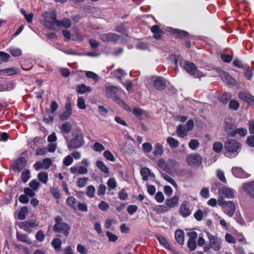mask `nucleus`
<instances>
[{
  "mask_svg": "<svg viewBox=\"0 0 254 254\" xmlns=\"http://www.w3.org/2000/svg\"><path fill=\"white\" fill-rule=\"evenodd\" d=\"M30 178V171L28 170H25L22 172L21 175V179L23 183H26Z\"/></svg>",
  "mask_w": 254,
  "mask_h": 254,
  "instance_id": "nucleus-44",
  "label": "nucleus"
},
{
  "mask_svg": "<svg viewBox=\"0 0 254 254\" xmlns=\"http://www.w3.org/2000/svg\"><path fill=\"white\" fill-rule=\"evenodd\" d=\"M188 130L185 127L181 125L178 126L177 127V133L178 135L181 137H184L187 135Z\"/></svg>",
  "mask_w": 254,
  "mask_h": 254,
  "instance_id": "nucleus-30",
  "label": "nucleus"
},
{
  "mask_svg": "<svg viewBox=\"0 0 254 254\" xmlns=\"http://www.w3.org/2000/svg\"><path fill=\"white\" fill-rule=\"evenodd\" d=\"M202 161V157L198 154H190L186 158L187 164L190 166H199Z\"/></svg>",
  "mask_w": 254,
  "mask_h": 254,
  "instance_id": "nucleus-7",
  "label": "nucleus"
},
{
  "mask_svg": "<svg viewBox=\"0 0 254 254\" xmlns=\"http://www.w3.org/2000/svg\"><path fill=\"white\" fill-rule=\"evenodd\" d=\"M73 161V160L72 157L70 155H68L64 158L63 160V164L65 166H68L72 163Z\"/></svg>",
  "mask_w": 254,
  "mask_h": 254,
  "instance_id": "nucleus-58",
  "label": "nucleus"
},
{
  "mask_svg": "<svg viewBox=\"0 0 254 254\" xmlns=\"http://www.w3.org/2000/svg\"><path fill=\"white\" fill-rule=\"evenodd\" d=\"M217 177L223 183H226L227 180L225 177L224 172L221 170H218L216 172Z\"/></svg>",
  "mask_w": 254,
  "mask_h": 254,
  "instance_id": "nucleus-57",
  "label": "nucleus"
},
{
  "mask_svg": "<svg viewBox=\"0 0 254 254\" xmlns=\"http://www.w3.org/2000/svg\"><path fill=\"white\" fill-rule=\"evenodd\" d=\"M97 167L99 169L105 174L109 173L108 168L105 165V164L101 161H97L96 163Z\"/></svg>",
  "mask_w": 254,
  "mask_h": 254,
  "instance_id": "nucleus-35",
  "label": "nucleus"
},
{
  "mask_svg": "<svg viewBox=\"0 0 254 254\" xmlns=\"http://www.w3.org/2000/svg\"><path fill=\"white\" fill-rule=\"evenodd\" d=\"M107 184L109 190H114L117 186L116 180L114 178H110L107 181Z\"/></svg>",
  "mask_w": 254,
  "mask_h": 254,
  "instance_id": "nucleus-41",
  "label": "nucleus"
},
{
  "mask_svg": "<svg viewBox=\"0 0 254 254\" xmlns=\"http://www.w3.org/2000/svg\"><path fill=\"white\" fill-rule=\"evenodd\" d=\"M91 90L92 89L90 87L87 86L83 84L78 85L76 88L77 92L80 94L90 92Z\"/></svg>",
  "mask_w": 254,
  "mask_h": 254,
  "instance_id": "nucleus-29",
  "label": "nucleus"
},
{
  "mask_svg": "<svg viewBox=\"0 0 254 254\" xmlns=\"http://www.w3.org/2000/svg\"><path fill=\"white\" fill-rule=\"evenodd\" d=\"M62 242L61 239L55 238L52 241L51 244L57 252H60L61 249Z\"/></svg>",
  "mask_w": 254,
  "mask_h": 254,
  "instance_id": "nucleus-32",
  "label": "nucleus"
},
{
  "mask_svg": "<svg viewBox=\"0 0 254 254\" xmlns=\"http://www.w3.org/2000/svg\"><path fill=\"white\" fill-rule=\"evenodd\" d=\"M14 84L12 82H8L0 85V91H8L13 89Z\"/></svg>",
  "mask_w": 254,
  "mask_h": 254,
  "instance_id": "nucleus-36",
  "label": "nucleus"
},
{
  "mask_svg": "<svg viewBox=\"0 0 254 254\" xmlns=\"http://www.w3.org/2000/svg\"><path fill=\"white\" fill-rule=\"evenodd\" d=\"M223 211L227 215L232 217L235 211V206L234 202L232 201H227L223 206Z\"/></svg>",
  "mask_w": 254,
  "mask_h": 254,
  "instance_id": "nucleus-14",
  "label": "nucleus"
},
{
  "mask_svg": "<svg viewBox=\"0 0 254 254\" xmlns=\"http://www.w3.org/2000/svg\"><path fill=\"white\" fill-rule=\"evenodd\" d=\"M38 179L40 182L46 184L48 180V175L44 172H40L38 175Z\"/></svg>",
  "mask_w": 254,
  "mask_h": 254,
  "instance_id": "nucleus-40",
  "label": "nucleus"
},
{
  "mask_svg": "<svg viewBox=\"0 0 254 254\" xmlns=\"http://www.w3.org/2000/svg\"><path fill=\"white\" fill-rule=\"evenodd\" d=\"M42 16L44 19V25L49 30H55L57 21V11L54 9L51 13L45 11L42 12Z\"/></svg>",
  "mask_w": 254,
  "mask_h": 254,
  "instance_id": "nucleus-1",
  "label": "nucleus"
},
{
  "mask_svg": "<svg viewBox=\"0 0 254 254\" xmlns=\"http://www.w3.org/2000/svg\"><path fill=\"white\" fill-rule=\"evenodd\" d=\"M181 66H183L184 69H185L189 73L193 75L196 78H199L205 76V74L199 71L196 68L195 64L189 61H181L180 63Z\"/></svg>",
  "mask_w": 254,
  "mask_h": 254,
  "instance_id": "nucleus-4",
  "label": "nucleus"
},
{
  "mask_svg": "<svg viewBox=\"0 0 254 254\" xmlns=\"http://www.w3.org/2000/svg\"><path fill=\"white\" fill-rule=\"evenodd\" d=\"M88 180V179L86 177L79 179L77 182V186L79 188L84 187L85 186Z\"/></svg>",
  "mask_w": 254,
  "mask_h": 254,
  "instance_id": "nucleus-53",
  "label": "nucleus"
},
{
  "mask_svg": "<svg viewBox=\"0 0 254 254\" xmlns=\"http://www.w3.org/2000/svg\"><path fill=\"white\" fill-rule=\"evenodd\" d=\"M17 239L21 242L30 245L32 243V241L29 238L28 235L17 231L16 234Z\"/></svg>",
  "mask_w": 254,
  "mask_h": 254,
  "instance_id": "nucleus-22",
  "label": "nucleus"
},
{
  "mask_svg": "<svg viewBox=\"0 0 254 254\" xmlns=\"http://www.w3.org/2000/svg\"><path fill=\"white\" fill-rule=\"evenodd\" d=\"M58 107V103L56 101H53L51 103L50 109L47 110V112L48 113H54L57 110Z\"/></svg>",
  "mask_w": 254,
  "mask_h": 254,
  "instance_id": "nucleus-50",
  "label": "nucleus"
},
{
  "mask_svg": "<svg viewBox=\"0 0 254 254\" xmlns=\"http://www.w3.org/2000/svg\"><path fill=\"white\" fill-rule=\"evenodd\" d=\"M247 133V130L245 128L242 127L232 131V132L229 133V135L231 136H234L237 133H238L240 135L245 136Z\"/></svg>",
  "mask_w": 254,
  "mask_h": 254,
  "instance_id": "nucleus-33",
  "label": "nucleus"
},
{
  "mask_svg": "<svg viewBox=\"0 0 254 254\" xmlns=\"http://www.w3.org/2000/svg\"><path fill=\"white\" fill-rule=\"evenodd\" d=\"M233 174L237 178H246L250 176V175L245 172L240 167H233L232 169Z\"/></svg>",
  "mask_w": 254,
  "mask_h": 254,
  "instance_id": "nucleus-16",
  "label": "nucleus"
},
{
  "mask_svg": "<svg viewBox=\"0 0 254 254\" xmlns=\"http://www.w3.org/2000/svg\"><path fill=\"white\" fill-rule=\"evenodd\" d=\"M71 124L68 122L64 123L60 127L62 132L65 134L69 133L71 131Z\"/></svg>",
  "mask_w": 254,
  "mask_h": 254,
  "instance_id": "nucleus-27",
  "label": "nucleus"
},
{
  "mask_svg": "<svg viewBox=\"0 0 254 254\" xmlns=\"http://www.w3.org/2000/svg\"><path fill=\"white\" fill-rule=\"evenodd\" d=\"M19 69L16 67H11L0 70V75L10 76L17 73Z\"/></svg>",
  "mask_w": 254,
  "mask_h": 254,
  "instance_id": "nucleus-21",
  "label": "nucleus"
},
{
  "mask_svg": "<svg viewBox=\"0 0 254 254\" xmlns=\"http://www.w3.org/2000/svg\"><path fill=\"white\" fill-rule=\"evenodd\" d=\"M152 149L151 144L149 143H144L142 144V149L145 153H148Z\"/></svg>",
  "mask_w": 254,
  "mask_h": 254,
  "instance_id": "nucleus-64",
  "label": "nucleus"
},
{
  "mask_svg": "<svg viewBox=\"0 0 254 254\" xmlns=\"http://www.w3.org/2000/svg\"><path fill=\"white\" fill-rule=\"evenodd\" d=\"M77 106L80 109H84L86 108L85 101L83 97H78L77 100Z\"/></svg>",
  "mask_w": 254,
  "mask_h": 254,
  "instance_id": "nucleus-54",
  "label": "nucleus"
},
{
  "mask_svg": "<svg viewBox=\"0 0 254 254\" xmlns=\"http://www.w3.org/2000/svg\"><path fill=\"white\" fill-rule=\"evenodd\" d=\"M104 156L108 160L114 162L115 161V157L113 154L109 150H106L104 152Z\"/></svg>",
  "mask_w": 254,
  "mask_h": 254,
  "instance_id": "nucleus-55",
  "label": "nucleus"
},
{
  "mask_svg": "<svg viewBox=\"0 0 254 254\" xmlns=\"http://www.w3.org/2000/svg\"><path fill=\"white\" fill-rule=\"evenodd\" d=\"M117 103L122 106L125 110L130 111L131 109L129 106H128L122 99L121 98H117Z\"/></svg>",
  "mask_w": 254,
  "mask_h": 254,
  "instance_id": "nucleus-48",
  "label": "nucleus"
},
{
  "mask_svg": "<svg viewBox=\"0 0 254 254\" xmlns=\"http://www.w3.org/2000/svg\"><path fill=\"white\" fill-rule=\"evenodd\" d=\"M206 234L211 248L215 251H219L221 247L222 240L216 236L212 235L209 232H207Z\"/></svg>",
  "mask_w": 254,
  "mask_h": 254,
  "instance_id": "nucleus-6",
  "label": "nucleus"
},
{
  "mask_svg": "<svg viewBox=\"0 0 254 254\" xmlns=\"http://www.w3.org/2000/svg\"><path fill=\"white\" fill-rule=\"evenodd\" d=\"M106 236L108 237L109 240L111 242H116L118 239V237L114 234L109 232H106Z\"/></svg>",
  "mask_w": 254,
  "mask_h": 254,
  "instance_id": "nucleus-61",
  "label": "nucleus"
},
{
  "mask_svg": "<svg viewBox=\"0 0 254 254\" xmlns=\"http://www.w3.org/2000/svg\"><path fill=\"white\" fill-rule=\"evenodd\" d=\"M155 237L160 245L168 250H171V246L166 238L161 235H157Z\"/></svg>",
  "mask_w": 254,
  "mask_h": 254,
  "instance_id": "nucleus-25",
  "label": "nucleus"
},
{
  "mask_svg": "<svg viewBox=\"0 0 254 254\" xmlns=\"http://www.w3.org/2000/svg\"><path fill=\"white\" fill-rule=\"evenodd\" d=\"M120 35L113 33H104L99 35V39L103 42L116 43L120 40Z\"/></svg>",
  "mask_w": 254,
  "mask_h": 254,
  "instance_id": "nucleus-9",
  "label": "nucleus"
},
{
  "mask_svg": "<svg viewBox=\"0 0 254 254\" xmlns=\"http://www.w3.org/2000/svg\"><path fill=\"white\" fill-rule=\"evenodd\" d=\"M28 212L26 206L21 208V210L18 213V217L20 220H24L25 218L26 214Z\"/></svg>",
  "mask_w": 254,
  "mask_h": 254,
  "instance_id": "nucleus-43",
  "label": "nucleus"
},
{
  "mask_svg": "<svg viewBox=\"0 0 254 254\" xmlns=\"http://www.w3.org/2000/svg\"><path fill=\"white\" fill-rule=\"evenodd\" d=\"M43 168L47 169L49 168L52 164V161L50 158H45L42 161Z\"/></svg>",
  "mask_w": 254,
  "mask_h": 254,
  "instance_id": "nucleus-59",
  "label": "nucleus"
},
{
  "mask_svg": "<svg viewBox=\"0 0 254 254\" xmlns=\"http://www.w3.org/2000/svg\"><path fill=\"white\" fill-rule=\"evenodd\" d=\"M178 200L179 197L177 195H174L173 197L166 199L165 203L168 207L172 208L178 204Z\"/></svg>",
  "mask_w": 254,
  "mask_h": 254,
  "instance_id": "nucleus-26",
  "label": "nucleus"
},
{
  "mask_svg": "<svg viewBox=\"0 0 254 254\" xmlns=\"http://www.w3.org/2000/svg\"><path fill=\"white\" fill-rule=\"evenodd\" d=\"M167 142L171 148H176L179 145V141L172 137H169L167 139Z\"/></svg>",
  "mask_w": 254,
  "mask_h": 254,
  "instance_id": "nucleus-37",
  "label": "nucleus"
},
{
  "mask_svg": "<svg viewBox=\"0 0 254 254\" xmlns=\"http://www.w3.org/2000/svg\"><path fill=\"white\" fill-rule=\"evenodd\" d=\"M163 178L167 182H169L175 188L177 187V185L175 181L170 176L168 175L167 174H164L162 175Z\"/></svg>",
  "mask_w": 254,
  "mask_h": 254,
  "instance_id": "nucleus-46",
  "label": "nucleus"
},
{
  "mask_svg": "<svg viewBox=\"0 0 254 254\" xmlns=\"http://www.w3.org/2000/svg\"><path fill=\"white\" fill-rule=\"evenodd\" d=\"M85 75L87 77L89 78H92L95 81H98L99 79L98 75L92 71H86Z\"/></svg>",
  "mask_w": 254,
  "mask_h": 254,
  "instance_id": "nucleus-45",
  "label": "nucleus"
},
{
  "mask_svg": "<svg viewBox=\"0 0 254 254\" xmlns=\"http://www.w3.org/2000/svg\"><path fill=\"white\" fill-rule=\"evenodd\" d=\"M175 239L178 244L184 245L185 237L184 232L182 230H177L175 232Z\"/></svg>",
  "mask_w": 254,
  "mask_h": 254,
  "instance_id": "nucleus-24",
  "label": "nucleus"
},
{
  "mask_svg": "<svg viewBox=\"0 0 254 254\" xmlns=\"http://www.w3.org/2000/svg\"><path fill=\"white\" fill-rule=\"evenodd\" d=\"M45 235L43 232L41 230L38 231L35 236L36 239L39 242H42L45 239Z\"/></svg>",
  "mask_w": 254,
  "mask_h": 254,
  "instance_id": "nucleus-63",
  "label": "nucleus"
},
{
  "mask_svg": "<svg viewBox=\"0 0 254 254\" xmlns=\"http://www.w3.org/2000/svg\"><path fill=\"white\" fill-rule=\"evenodd\" d=\"M243 190L250 196L254 198V181L244 184Z\"/></svg>",
  "mask_w": 254,
  "mask_h": 254,
  "instance_id": "nucleus-17",
  "label": "nucleus"
},
{
  "mask_svg": "<svg viewBox=\"0 0 254 254\" xmlns=\"http://www.w3.org/2000/svg\"><path fill=\"white\" fill-rule=\"evenodd\" d=\"M175 33L179 38H185L188 36L189 34L187 32L178 29L175 30Z\"/></svg>",
  "mask_w": 254,
  "mask_h": 254,
  "instance_id": "nucleus-49",
  "label": "nucleus"
},
{
  "mask_svg": "<svg viewBox=\"0 0 254 254\" xmlns=\"http://www.w3.org/2000/svg\"><path fill=\"white\" fill-rule=\"evenodd\" d=\"M85 143L83 136L81 133H77L70 141L67 140V146L69 150L78 148Z\"/></svg>",
  "mask_w": 254,
  "mask_h": 254,
  "instance_id": "nucleus-5",
  "label": "nucleus"
},
{
  "mask_svg": "<svg viewBox=\"0 0 254 254\" xmlns=\"http://www.w3.org/2000/svg\"><path fill=\"white\" fill-rule=\"evenodd\" d=\"M232 95L230 93H225L218 97L220 101L223 103H226L231 98Z\"/></svg>",
  "mask_w": 254,
  "mask_h": 254,
  "instance_id": "nucleus-39",
  "label": "nucleus"
},
{
  "mask_svg": "<svg viewBox=\"0 0 254 254\" xmlns=\"http://www.w3.org/2000/svg\"><path fill=\"white\" fill-rule=\"evenodd\" d=\"M137 208H138L136 205H129L127 208V211L129 214L132 215L137 211Z\"/></svg>",
  "mask_w": 254,
  "mask_h": 254,
  "instance_id": "nucleus-62",
  "label": "nucleus"
},
{
  "mask_svg": "<svg viewBox=\"0 0 254 254\" xmlns=\"http://www.w3.org/2000/svg\"><path fill=\"white\" fill-rule=\"evenodd\" d=\"M221 59L224 62L229 63L232 61L233 57L226 54H222L221 55Z\"/></svg>",
  "mask_w": 254,
  "mask_h": 254,
  "instance_id": "nucleus-51",
  "label": "nucleus"
},
{
  "mask_svg": "<svg viewBox=\"0 0 254 254\" xmlns=\"http://www.w3.org/2000/svg\"><path fill=\"white\" fill-rule=\"evenodd\" d=\"M239 97L241 99L254 106V97L249 93L245 92H241L239 94Z\"/></svg>",
  "mask_w": 254,
  "mask_h": 254,
  "instance_id": "nucleus-18",
  "label": "nucleus"
},
{
  "mask_svg": "<svg viewBox=\"0 0 254 254\" xmlns=\"http://www.w3.org/2000/svg\"><path fill=\"white\" fill-rule=\"evenodd\" d=\"M140 174L142 177V179L144 181H147L148 179V177L149 176L152 178L155 177L154 174L151 173V171L146 167H144L141 169Z\"/></svg>",
  "mask_w": 254,
  "mask_h": 254,
  "instance_id": "nucleus-23",
  "label": "nucleus"
},
{
  "mask_svg": "<svg viewBox=\"0 0 254 254\" xmlns=\"http://www.w3.org/2000/svg\"><path fill=\"white\" fill-rule=\"evenodd\" d=\"M153 86L155 88L159 90H162L165 89L166 83L164 80L161 78L158 77L153 81Z\"/></svg>",
  "mask_w": 254,
  "mask_h": 254,
  "instance_id": "nucleus-20",
  "label": "nucleus"
},
{
  "mask_svg": "<svg viewBox=\"0 0 254 254\" xmlns=\"http://www.w3.org/2000/svg\"><path fill=\"white\" fill-rule=\"evenodd\" d=\"M154 210L157 213H164L165 212H167L168 211V208L166 206L160 205L157 206L155 208Z\"/></svg>",
  "mask_w": 254,
  "mask_h": 254,
  "instance_id": "nucleus-56",
  "label": "nucleus"
},
{
  "mask_svg": "<svg viewBox=\"0 0 254 254\" xmlns=\"http://www.w3.org/2000/svg\"><path fill=\"white\" fill-rule=\"evenodd\" d=\"M225 149L227 151L226 156L229 157L236 156L240 148V143L233 139H229L225 143Z\"/></svg>",
  "mask_w": 254,
  "mask_h": 254,
  "instance_id": "nucleus-3",
  "label": "nucleus"
},
{
  "mask_svg": "<svg viewBox=\"0 0 254 254\" xmlns=\"http://www.w3.org/2000/svg\"><path fill=\"white\" fill-rule=\"evenodd\" d=\"M26 164L27 161L25 158L23 157H20L13 164L14 171L20 172L26 166Z\"/></svg>",
  "mask_w": 254,
  "mask_h": 254,
  "instance_id": "nucleus-13",
  "label": "nucleus"
},
{
  "mask_svg": "<svg viewBox=\"0 0 254 254\" xmlns=\"http://www.w3.org/2000/svg\"><path fill=\"white\" fill-rule=\"evenodd\" d=\"M38 225V223L36 221L33 220L24 221L20 223L19 224V227L27 232H30L31 228L36 227Z\"/></svg>",
  "mask_w": 254,
  "mask_h": 254,
  "instance_id": "nucleus-15",
  "label": "nucleus"
},
{
  "mask_svg": "<svg viewBox=\"0 0 254 254\" xmlns=\"http://www.w3.org/2000/svg\"><path fill=\"white\" fill-rule=\"evenodd\" d=\"M153 153L155 156L161 155L163 153V146L159 143H156L154 146Z\"/></svg>",
  "mask_w": 254,
  "mask_h": 254,
  "instance_id": "nucleus-34",
  "label": "nucleus"
},
{
  "mask_svg": "<svg viewBox=\"0 0 254 254\" xmlns=\"http://www.w3.org/2000/svg\"><path fill=\"white\" fill-rule=\"evenodd\" d=\"M218 193L220 197H224L230 199L234 197L236 191L232 189L222 187L219 190Z\"/></svg>",
  "mask_w": 254,
  "mask_h": 254,
  "instance_id": "nucleus-10",
  "label": "nucleus"
},
{
  "mask_svg": "<svg viewBox=\"0 0 254 254\" xmlns=\"http://www.w3.org/2000/svg\"><path fill=\"white\" fill-rule=\"evenodd\" d=\"M118 88L114 86H108L106 88V95L108 98H112L117 102V98H120L117 95Z\"/></svg>",
  "mask_w": 254,
  "mask_h": 254,
  "instance_id": "nucleus-12",
  "label": "nucleus"
},
{
  "mask_svg": "<svg viewBox=\"0 0 254 254\" xmlns=\"http://www.w3.org/2000/svg\"><path fill=\"white\" fill-rule=\"evenodd\" d=\"M93 149L94 151L97 152H101L105 149V147L99 142H96L94 143Z\"/></svg>",
  "mask_w": 254,
  "mask_h": 254,
  "instance_id": "nucleus-52",
  "label": "nucleus"
},
{
  "mask_svg": "<svg viewBox=\"0 0 254 254\" xmlns=\"http://www.w3.org/2000/svg\"><path fill=\"white\" fill-rule=\"evenodd\" d=\"M72 114L71 105L70 103H67L65 105V110L61 115L60 119L62 121L68 119Z\"/></svg>",
  "mask_w": 254,
  "mask_h": 254,
  "instance_id": "nucleus-19",
  "label": "nucleus"
},
{
  "mask_svg": "<svg viewBox=\"0 0 254 254\" xmlns=\"http://www.w3.org/2000/svg\"><path fill=\"white\" fill-rule=\"evenodd\" d=\"M8 51L13 57H19L22 54V51L19 48H9Z\"/></svg>",
  "mask_w": 254,
  "mask_h": 254,
  "instance_id": "nucleus-42",
  "label": "nucleus"
},
{
  "mask_svg": "<svg viewBox=\"0 0 254 254\" xmlns=\"http://www.w3.org/2000/svg\"><path fill=\"white\" fill-rule=\"evenodd\" d=\"M216 71L218 74V75L221 77V79L227 85H234L236 83V81L233 77L229 75L225 71L219 68H217Z\"/></svg>",
  "mask_w": 254,
  "mask_h": 254,
  "instance_id": "nucleus-8",
  "label": "nucleus"
},
{
  "mask_svg": "<svg viewBox=\"0 0 254 254\" xmlns=\"http://www.w3.org/2000/svg\"><path fill=\"white\" fill-rule=\"evenodd\" d=\"M66 203L67 205L72 209L76 210L77 201L75 198L73 196H69L66 199Z\"/></svg>",
  "mask_w": 254,
  "mask_h": 254,
  "instance_id": "nucleus-31",
  "label": "nucleus"
},
{
  "mask_svg": "<svg viewBox=\"0 0 254 254\" xmlns=\"http://www.w3.org/2000/svg\"><path fill=\"white\" fill-rule=\"evenodd\" d=\"M72 24L71 20L68 18H64L63 20H58L57 21L56 26H62L64 28H69Z\"/></svg>",
  "mask_w": 254,
  "mask_h": 254,
  "instance_id": "nucleus-28",
  "label": "nucleus"
},
{
  "mask_svg": "<svg viewBox=\"0 0 254 254\" xmlns=\"http://www.w3.org/2000/svg\"><path fill=\"white\" fill-rule=\"evenodd\" d=\"M179 213L183 217H187L191 214V211L190 209V204L188 201H184L182 202L179 209Z\"/></svg>",
  "mask_w": 254,
  "mask_h": 254,
  "instance_id": "nucleus-11",
  "label": "nucleus"
},
{
  "mask_svg": "<svg viewBox=\"0 0 254 254\" xmlns=\"http://www.w3.org/2000/svg\"><path fill=\"white\" fill-rule=\"evenodd\" d=\"M56 223L53 227V230L57 233H62L65 236H67L70 230V226L64 222L60 216L55 217Z\"/></svg>",
  "mask_w": 254,
  "mask_h": 254,
  "instance_id": "nucleus-2",
  "label": "nucleus"
},
{
  "mask_svg": "<svg viewBox=\"0 0 254 254\" xmlns=\"http://www.w3.org/2000/svg\"><path fill=\"white\" fill-rule=\"evenodd\" d=\"M199 145L198 141L196 139H192L189 143V146L192 150H195Z\"/></svg>",
  "mask_w": 254,
  "mask_h": 254,
  "instance_id": "nucleus-60",
  "label": "nucleus"
},
{
  "mask_svg": "<svg viewBox=\"0 0 254 254\" xmlns=\"http://www.w3.org/2000/svg\"><path fill=\"white\" fill-rule=\"evenodd\" d=\"M223 145L219 141H216L214 143L212 147V150L216 153H220L223 149Z\"/></svg>",
  "mask_w": 254,
  "mask_h": 254,
  "instance_id": "nucleus-38",
  "label": "nucleus"
},
{
  "mask_svg": "<svg viewBox=\"0 0 254 254\" xmlns=\"http://www.w3.org/2000/svg\"><path fill=\"white\" fill-rule=\"evenodd\" d=\"M95 191V189L93 186L90 185L87 187L86 194L89 197H93L94 196Z\"/></svg>",
  "mask_w": 254,
  "mask_h": 254,
  "instance_id": "nucleus-47",
  "label": "nucleus"
}]
</instances>
